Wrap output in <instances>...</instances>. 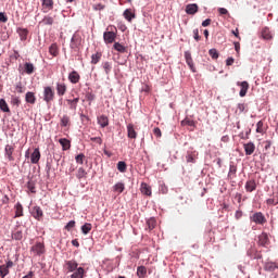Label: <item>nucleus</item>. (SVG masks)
<instances>
[{"label":"nucleus","instance_id":"obj_40","mask_svg":"<svg viewBox=\"0 0 278 278\" xmlns=\"http://www.w3.org/2000/svg\"><path fill=\"white\" fill-rule=\"evenodd\" d=\"M137 276H138L139 278H144V277H147V267H144V266H139V267L137 268Z\"/></svg>","mask_w":278,"mask_h":278},{"label":"nucleus","instance_id":"obj_23","mask_svg":"<svg viewBox=\"0 0 278 278\" xmlns=\"http://www.w3.org/2000/svg\"><path fill=\"white\" fill-rule=\"evenodd\" d=\"M98 125H100L102 128H105L108 125H110V119L105 115H100L98 116Z\"/></svg>","mask_w":278,"mask_h":278},{"label":"nucleus","instance_id":"obj_7","mask_svg":"<svg viewBox=\"0 0 278 278\" xmlns=\"http://www.w3.org/2000/svg\"><path fill=\"white\" fill-rule=\"evenodd\" d=\"M53 0H41L43 14H47V12H51V10H53Z\"/></svg>","mask_w":278,"mask_h":278},{"label":"nucleus","instance_id":"obj_29","mask_svg":"<svg viewBox=\"0 0 278 278\" xmlns=\"http://www.w3.org/2000/svg\"><path fill=\"white\" fill-rule=\"evenodd\" d=\"M56 92L59 97H64L66 94V85L65 84H56Z\"/></svg>","mask_w":278,"mask_h":278},{"label":"nucleus","instance_id":"obj_56","mask_svg":"<svg viewBox=\"0 0 278 278\" xmlns=\"http://www.w3.org/2000/svg\"><path fill=\"white\" fill-rule=\"evenodd\" d=\"M91 142H97V144H103V139L101 137H91Z\"/></svg>","mask_w":278,"mask_h":278},{"label":"nucleus","instance_id":"obj_21","mask_svg":"<svg viewBox=\"0 0 278 278\" xmlns=\"http://www.w3.org/2000/svg\"><path fill=\"white\" fill-rule=\"evenodd\" d=\"M4 151H5V155H7L8 160H9V162H14V156H13L14 147L8 144V146H5Z\"/></svg>","mask_w":278,"mask_h":278},{"label":"nucleus","instance_id":"obj_49","mask_svg":"<svg viewBox=\"0 0 278 278\" xmlns=\"http://www.w3.org/2000/svg\"><path fill=\"white\" fill-rule=\"evenodd\" d=\"M256 134H264V122L263 121L257 122Z\"/></svg>","mask_w":278,"mask_h":278},{"label":"nucleus","instance_id":"obj_5","mask_svg":"<svg viewBox=\"0 0 278 278\" xmlns=\"http://www.w3.org/2000/svg\"><path fill=\"white\" fill-rule=\"evenodd\" d=\"M31 253L34 255H42L45 253V243L37 242L31 247Z\"/></svg>","mask_w":278,"mask_h":278},{"label":"nucleus","instance_id":"obj_18","mask_svg":"<svg viewBox=\"0 0 278 278\" xmlns=\"http://www.w3.org/2000/svg\"><path fill=\"white\" fill-rule=\"evenodd\" d=\"M79 79H81V76H79V73H77V71H73L72 73H70L68 80L71 81V84H79Z\"/></svg>","mask_w":278,"mask_h":278},{"label":"nucleus","instance_id":"obj_43","mask_svg":"<svg viewBox=\"0 0 278 278\" xmlns=\"http://www.w3.org/2000/svg\"><path fill=\"white\" fill-rule=\"evenodd\" d=\"M0 110L7 113L10 112V106H8V102L4 99H0Z\"/></svg>","mask_w":278,"mask_h":278},{"label":"nucleus","instance_id":"obj_50","mask_svg":"<svg viewBox=\"0 0 278 278\" xmlns=\"http://www.w3.org/2000/svg\"><path fill=\"white\" fill-rule=\"evenodd\" d=\"M11 104L18 108V105H21V98L16 97V96H12L11 97Z\"/></svg>","mask_w":278,"mask_h":278},{"label":"nucleus","instance_id":"obj_32","mask_svg":"<svg viewBox=\"0 0 278 278\" xmlns=\"http://www.w3.org/2000/svg\"><path fill=\"white\" fill-rule=\"evenodd\" d=\"M54 18L51 15H46L42 21L39 22L40 25H53Z\"/></svg>","mask_w":278,"mask_h":278},{"label":"nucleus","instance_id":"obj_47","mask_svg":"<svg viewBox=\"0 0 278 278\" xmlns=\"http://www.w3.org/2000/svg\"><path fill=\"white\" fill-rule=\"evenodd\" d=\"M103 68H104V73L105 75H110V73H112V63L110 62H104L102 64Z\"/></svg>","mask_w":278,"mask_h":278},{"label":"nucleus","instance_id":"obj_34","mask_svg":"<svg viewBox=\"0 0 278 278\" xmlns=\"http://www.w3.org/2000/svg\"><path fill=\"white\" fill-rule=\"evenodd\" d=\"M236 173H238V166L230 164L228 178L236 179Z\"/></svg>","mask_w":278,"mask_h":278},{"label":"nucleus","instance_id":"obj_52","mask_svg":"<svg viewBox=\"0 0 278 278\" xmlns=\"http://www.w3.org/2000/svg\"><path fill=\"white\" fill-rule=\"evenodd\" d=\"M27 189H28L29 192H31L33 194H36V184H34V181H28V182H27Z\"/></svg>","mask_w":278,"mask_h":278},{"label":"nucleus","instance_id":"obj_36","mask_svg":"<svg viewBox=\"0 0 278 278\" xmlns=\"http://www.w3.org/2000/svg\"><path fill=\"white\" fill-rule=\"evenodd\" d=\"M17 34L21 40H27V35L29 34V30H27V28H17Z\"/></svg>","mask_w":278,"mask_h":278},{"label":"nucleus","instance_id":"obj_28","mask_svg":"<svg viewBox=\"0 0 278 278\" xmlns=\"http://www.w3.org/2000/svg\"><path fill=\"white\" fill-rule=\"evenodd\" d=\"M63 151H68V149H71V140L66 139V138H61L59 140Z\"/></svg>","mask_w":278,"mask_h":278},{"label":"nucleus","instance_id":"obj_61","mask_svg":"<svg viewBox=\"0 0 278 278\" xmlns=\"http://www.w3.org/2000/svg\"><path fill=\"white\" fill-rule=\"evenodd\" d=\"M153 134L156 138H162V130L160 128H154Z\"/></svg>","mask_w":278,"mask_h":278},{"label":"nucleus","instance_id":"obj_54","mask_svg":"<svg viewBox=\"0 0 278 278\" xmlns=\"http://www.w3.org/2000/svg\"><path fill=\"white\" fill-rule=\"evenodd\" d=\"M12 238L14 240H23V232L22 231H16L12 235Z\"/></svg>","mask_w":278,"mask_h":278},{"label":"nucleus","instance_id":"obj_14","mask_svg":"<svg viewBox=\"0 0 278 278\" xmlns=\"http://www.w3.org/2000/svg\"><path fill=\"white\" fill-rule=\"evenodd\" d=\"M31 164H38L40 162V149L36 148L30 154Z\"/></svg>","mask_w":278,"mask_h":278},{"label":"nucleus","instance_id":"obj_44","mask_svg":"<svg viewBox=\"0 0 278 278\" xmlns=\"http://www.w3.org/2000/svg\"><path fill=\"white\" fill-rule=\"evenodd\" d=\"M101 60V52H97L91 55V64H99Z\"/></svg>","mask_w":278,"mask_h":278},{"label":"nucleus","instance_id":"obj_17","mask_svg":"<svg viewBox=\"0 0 278 278\" xmlns=\"http://www.w3.org/2000/svg\"><path fill=\"white\" fill-rule=\"evenodd\" d=\"M199 12V5L197 3L187 4L186 7V13L190 15H194Z\"/></svg>","mask_w":278,"mask_h":278},{"label":"nucleus","instance_id":"obj_64","mask_svg":"<svg viewBox=\"0 0 278 278\" xmlns=\"http://www.w3.org/2000/svg\"><path fill=\"white\" fill-rule=\"evenodd\" d=\"M218 12L222 16H225L226 14H229V11H227V9L225 8H219L218 9Z\"/></svg>","mask_w":278,"mask_h":278},{"label":"nucleus","instance_id":"obj_58","mask_svg":"<svg viewBox=\"0 0 278 278\" xmlns=\"http://www.w3.org/2000/svg\"><path fill=\"white\" fill-rule=\"evenodd\" d=\"M193 38L199 42L201 40V36L199 35V28L193 29Z\"/></svg>","mask_w":278,"mask_h":278},{"label":"nucleus","instance_id":"obj_33","mask_svg":"<svg viewBox=\"0 0 278 278\" xmlns=\"http://www.w3.org/2000/svg\"><path fill=\"white\" fill-rule=\"evenodd\" d=\"M35 71H36V67H34V64L31 63L24 64V72L26 73V75H33Z\"/></svg>","mask_w":278,"mask_h":278},{"label":"nucleus","instance_id":"obj_3","mask_svg":"<svg viewBox=\"0 0 278 278\" xmlns=\"http://www.w3.org/2000/svg\"><path fill=\"white\" fill-rule=\"evenodd\" d=\"M14 266V262L8 261L7 264L0 265V277L5 278L10 275V268Z\"/></svg>","mask_w":278,"mask_h":278},{"label":"nucleus","instance_id":"obj_16","mask_svg":"<svg viewBox=\"0 0 278 278\" xmlns=\"http://www.w3.org/2000/svg\"><path fill=\"white\" fill-rule=\"evenodd\" d=\"M243 149L245 151V155H253V153H255V143L253 142L244 143Z\"/></svg>","mask_w":278,"mask_h":278},{"label":"nucleus","instance_id":"obj_22","mask_svg":"<svg viewBox=\"0 0 278 278\" xmlns=\"http://www.w3.org/2000/svg\"><path fill=\"white\" fill-rule=\"evenodd\" d=\"M25 101H26V103L34 105L36 103V93H34L31 91L26 92Z\"/></svg>","mask_w":278,"mask_h":278},{"label":"nucleus","instance_id":"obj_25","mask_svg":"<svg viewBox=\"0 0 278 278\" xmlns=\"http://www.w3.org/2000/svg\"><path fill=\"white\" fill-rule=\"evenodd\" d=\"M140 191L142 194H146V197H151V187L147 185V182H141Z\"/></svg>","mask_w":278,"mask_h":278},{"label":"nucleus","instance_id":"obj_35","mask_svg":"<svg viewBox=\"0 0 278 278\" xmlns=\"http://www.w3.org/2000/svg\"><path fill=\"white\" fill-rule=\"evenodd\" d=\"M23 216V204L21 202H17L15 204V218H21Z\"/></svg>","mask_w":278,"mask_h":278},{"label":"nucleus","instance_id":"obj_1","mask_svg":"<svg viewBox=\"0 0 278 278\" xmlns=\"http://www.w3.org/2000/svg\"><path fill=\"white\" fill-rule=\"evenodd\" d=\"M55 99V91L51 87L43 88V101L47 103H51Z\"/></svg>","mask_w":278,"mask_h":278},{"label":"nucleus","instance_id":"obj_41","mask_svg":"<svg viewBox=\"0 0 278 278\" xmlns=\"http://www.w3.org/2000/svg\"><path fill=\"white\" fill-rule=\"evenodd\" d=\"M155 225H157V222H155V218H150L147 220V227L149 231H153V229H155Z\"/></svg>","mask_w":278,"mask_h":278},{"label":"nucleus","instance_id":"obj_42","mask_svg":"<svg viewBox=\"0 0 278 278\" xmlns=\"http://www.w3.org/2000/svg\"><path fill=\"white\" fill-rule=\"evenodd\" d=\"M71 125V117L68 115H63L61 118V127H68Z\"/></svg>","mask_w":278,"mask_h":278},{"label":"nucleus","instance_id":"obj_60","mask_svg":"<svg viewBox=\"0 0 278 278\" xmlns=\"http://www.w3.org/2000/svg\"><path fill=\"white\" fill-rule=\"evenodd\" d=\"M263 144H264V150L265 151H268V149H270V147H273V142H270L268 140L264 141Z\"/></svg>","mask_w":278,"mask_h":278},{"label":"nucleus","instance_id":"obj_12","mask_svg":"<svg viewBox=\"0 0 278 278\" xmlns=\"http://www.w3.org/2000/svg\"><path fill=\"white\" fill-rule=\"evenodd\" d=\"M199 153L197 151H187L186 160L188 164H194L197 162V157Z\"/></svg>","mask_w":278,"mask_h":278},{"label":"nucleus","instance_id":"obj_38","mask_svg":"<svg viewBox=\"0 0 278 278\" xmlns=\"http://www.w3.org/2000/svg\"><path fill=\"white\" fill-rule=\"evenodd\" d=\"M81 231L85 236H88V233H90V231H92V224L86 223L85 225H83Z\"/></svg>","mask_w":278,"mask_h":278},{"label":"nucleus","instance_id":"obj_4","mask_svg":"<svg viewBox=\"0 0 278 278\" xmlns=\"http://www.w3.org/2000/svg\"><path fill=\"white\" fill-rule=\"evenodd\" d=\"M185 60L190 71H192V73H197V68L194 67V61L192 60V54L190 53V51L185 52Z\"/></svg>","mask_w":278,"mask_h":278},{"label":"nucleus","instance_id":"obj_19","mask_svg":"<svg viewBox=\"0 0 278 278\" xmlns=\"http://www.w3.org/2000/svg\"><path fill=\"white\" fill-rule=\"evenodd\" d=\"M123 16L128 21V23H131V21L136 18V13L131 9H126L123 13Z\"/></svg>","mask_w":278,"mask_h":278},{"label":"nucleus","instance_id":"obj_13","mask_svg":"<svg viewBox=\"0 0 278 278\" xmlns=\"http://www.w3.org/2000/svg\"><path fill=\"white\" fill-rule=\"evenodd\" d=\"M127 137L131 138L132 140H136L138 138V132L136 131L134 124L127 125Z\"/></svg>","mask_w":278,"mask_h":278},{"label":"nucleus","instance_id":"obj_15","mask_svg":"<svg viewBox=\"0 0 278 278\" xmlns=\"http://www.w3.org/2000/svg\"><path fill=\"white\" fill-rule=\"evenodd\" d=\"M238 86H240L241 88L239 96L247 97V92H249V83L244 80V81L238 83Z\"/></svg>","mask_w":278,"mask_h":278},{"label":"nucleus","instance_id":"obj_55","mask_svg":"<svg viewBox=\"0 0 278 278\" xmlns=\"http://www.w3.org/2000/svg\"><path fill=\"white\" fill-rule=\"evenodd\" d=\"M247 110V104L244 103H239L237 106V112H239L240 114H242V112H244Z\"/></svg>","mask_w":278,"mask_h":278},{"label":"nucleus","instance_id":"obj_26","mask_svg":"<svg viewBox=\"0 0 278 278\" xmlns=\"http://www.w3.org/2000/svg\"><path fill=\"white\" fill-rule=\"evenodd\" d=\"M49 53L50 55H53V58H58V55H60V48H58V43H52L49 47Z\"/></svg>","mask_w":278,"mask_h":278},{"label":"nucleus","instance_id":"obj_9","mask_svg":"<svg viewBox=\"0 0 278 278\" xmlns=\"http://www.w3.org/2000/svg\"><path fill=\"white\" fill-rule=\"evenodd\" d=\"M258 244L260 247H268V244H270V239H268V233L262 232L258 236Z\"/></svg>","mask_w":278,"mask_h":278},{"label":"nucleus","instance_id":"obj_63","mask_svg":"<svg viewBox=\"0 0 278 278\" xmlns=\"http://www.w3.org/2000/svg\"><path fill=\"white\" fill-rule=\"evenodd\" d=\"M212 25V20L206 18L205 21L202 22V27H210Z\"/></svg>","mask_w":278,"mask_h":278},{"label":"nucleus","instance_id":"obj_37","mask_svg":"<svg viewBox=\"0 0 278 278\" xmlns=\"http://www.w3.org/2000/svg\"><path fill=\"white\" fill-rule=\"evenodd\" d=\"M77 103H79V98H75L73 100H67V105H70V110H77Z\"/></svg>","mask_w":278,"mask_h":278},{"label":"nucleus","instance_id":"obj_51","mask_svg":"<svg viewBox=\"0 0 278 278\" xmlns=\"http://www.w3.org/2000/svg\"><path fill=\"white\" fill-rule=\"evenodd\" d=\"M208 55H211L212 60H218V50L214 48L208 50Z\"/></svg>","mask_w":278,"mask_h":278},{"label":"nucleus","instance_id":"obj_11","mask_svg":"<svg viewBox=\"0 0 278 278\" xmlns=\"http://www.w3.org/2000/svg\"><path fill=\"white\" fill-rule=\"evenodd\" d=\"M257 190V182L255 179L247 180L245 182V191L247 192H255Z\"/></svg>","mask_w":278,"mask_h":278},{"label":"nucleus","instance_id":"obj_10","mask_svg":"<svg viewBox=\"0 0 278 278\" xmlns=\"http://www.w3.org/2000/svg\"><path fill=\"white\" fill-rule=\"evenodd\" d=\"M31 216L36 220H42V217L45 216V213L42 212V208L40 206H35L33 208Z\"/></svg>","mask_w":278,"mask_h":278},{"label":"nucleus","instance_id":"obj_59","mask_svg":"<svg viewBox=\"0 0 278 278\" xmlns=\"http://www.w3.org/2000/svg\"><path fill=\"white\" fill-rule=\"evenodd\" d=\"M15 90L20 93V94H23V92H25V89L23 88V85L21 84H17L15 86Z\"/></svg>","mask_w":278,"mask_h":278},{"label":"nucleus","instance_id":"obj_46","mask_svg":"<svg viewBox=\"0 0 278 278\" xmlns=\"http://www.w3.org/2000/svg\"><path fill=\"white\" fill-rule=\"evenodd\" d=\"M117 170H119V173H125L127 170V163L119 161L117 163Z\"/></svg>","mask_w":278,"mask_h":278},{"label":"nucleus","instance_id":"obj_45","mask_svg":"<svg viewBox=\"0 0 278 278\" xmlns=\"http://www.w3.org/2000/svg\"><path fill=\"white\" fill-rule=\"evenodd\" d=\"M86 175H88L86 169H84V167H79L77 170V174H76L77 179H84V177H86Z\"/></svg>","mask_w":278,"mask_h":278},{"label":"nucleus","instance_id":"obj_24","mask_svg":"<svg viewBox=\"0 0 278 278\" xmlns=\"http://www.w3.org/2000/svg\"><path fill=\"white\" fill-rule=\"evenodd\" d=\"M86 275V269L84 267H78L76 270L71 275V278H84Z\"/></svg>","mask_w":278,"mask_h":278},{"label":"nucleus","instance_id":"obj_39","mask_svg":"<svg viewBox=\"0 0 278 278\" xmlns=\"http://www.w3.org/2000/svg\"><path fill=\"white\" fill-rule=\"evenodd\" d=\"M113 47L115 51H118V53H127V48L122 43L115 42Z\"/></svg>","mask_w":278,"mask_h":278},{"label":"nucleus","instance_id":"obj_20","mask_svg":"<svg viewBox=\"0 0 278 278\" xmlns=\"http://www.w3.org/2000/svg\"><path fill=\"white\" fill-rule=\"evenodd\" d=\"M80 46H81V37H79V35H74L71 41L72 49H77Z\"/></svg>","mask_w":278,"mask_h":278},{"label":"nucleus","instance_id":"obj_31","mask_svg":"<svg viewBox=\"0 0 278 278\" xmlns=\"http://www.w3.org/2000/svg\"><path fill=\"white\" fill-rule=\"evenodd\" d=\"M181 127H195L197 123L193 119L186 117L180 122Z\"/></svg>","mask_w":278,"mask_h":278},{"label":"nucleus","instance_id":"obj_62","mask_svg":"<svg viewBox=\"0 0 278 278\" xmlns=\"http://www.w3.org/2000/svg\"><path fill=\"white\" fill-rule=\"evenodd\" d=\"M8 21V15L5 13L0 12V23H5Z\"/></svg>","mask_w":278,"mask_h":278},{"label":"nucleus","instance_id":"obj_8","mask_svg":"<svg viewBox=\"0 0 278 278\" xmlns=\"http://www.w3.org/2000/svg\"><path fill=\"white\" fill-rule=\"evenodd\" d=\"M103 38H104V42L106 45H112V42H114V40H116V33H114V31H105L103 34Z\"/></svg>","mask_w":278,"mask_h":278},{"label":"nucleus","instance_id":"obj_48","mask_svg":"<svg viewBox=\"0 0 278 278\" xmlns=\"http://www.w3.org/2000/svg\"><path fill=\"white\" fill-rule=\"evenodd\" d=\"M266 204L267 205H278V197L275 198V195H273V198L267 199Z\"/></svg>","mask_w":278,"mask_h":278},{"label":"nucleus","instance_id":"obj_27","mask_svg":"<svg viewBox=\"0 0 278 278\" xmlns=\"http://www.w3.org/2000/svg\"><path fill=\"white\" fill-rule=\"evenodd\" d=\"M113 192H117V194H123L125 192V184L117 182L113 186Z\"/></svg>","mask_w":278,"mask_h":278},{"label":"nucleus","instance_id":"obj_30","mask_svg":"<svg viewBox=\"0 0 278 278\" xmlns=\"http://www.w3.org/2000/svg\"><path fill=\"white\" fill-rule=\"evenodd\" d=\"M262 38H264V40H273V34L270 33V28L265 27L262 29Z\"/></svg>","mask_w":278,"mask_h":278},{"label":"nucleus","instance_id":"obj_6","mask_svg":"<svg viewBox=\"0 0 278 278\" xmlns=\"http://www.w3.org/2000/svg\"><path fill=\"white\" fill-rule=\"evenodd\" d=\"M79 266L77 264V261L72 260V261H65L64 268L67 270V273H75V269Z\"/></svg>","mask_w":278,"mask_h":278},{"label":"nucleus","instance_id":"obj_57","mask_svg":"<svg viewBox=\"0 0 278 278\" xmlns=\"http://www.w3.org/2000/svg\"><path fill=\"white\" fill-rule=\"evenodd\" d=\"M75 228V220H71L67 223V225L65 226V229L67 231H71V229Z\"/></svg>","mask_w":278,"mask_h":278},{"label":"nucleus","instance_id":"obj_2","mask_svg":"<svg viewBox=\"0 0 278 278\" xmlns=\"http://www.w3.org/2000/svg\"><path fill=\"white\" fill-rule=\"evenodd\" d=\"M250 220L252 223H255L256 225H266V216H264V213L256 212L251 217Z\"/></svg>","mask_w":278,"mask_h":278},{"label":"nucleus","instance_id":"obj_53","mask_svg":"<svg viewBox=\"0 0 278 278\" xmlns=\"http://www.w3.org/2000/svg\"><path fill=\"white\" fill-rule=\"evenodd\" d=\"M86 159V155H84V153L78 154L75 160L77 162V164H84V160Z\"/></svg>","mask_w":278,"mask_h":278}]
</instances>
